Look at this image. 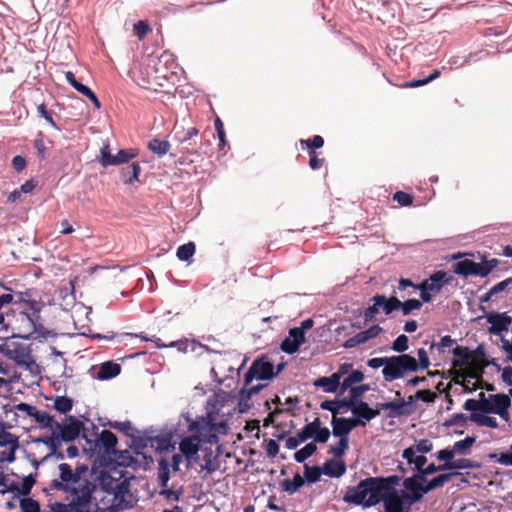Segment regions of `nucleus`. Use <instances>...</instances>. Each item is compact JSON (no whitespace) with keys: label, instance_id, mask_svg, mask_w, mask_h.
Here are the masks:
<instances>
[{"label":"nucleus","instance_id":"obj_1","mask_svg":"<svg viewBox=\"0 0 512 512\" xmlns=\"http://www.w3.org/2000/svg\"><path fill=\"white\" fill-rule=\"evenodd\" d=\"M42 309H30V307L15 305L6 312L7 327L13 332V338L24 339L38 338L44 336L45 328L41 322Z\"/></svg>","mask_w":512,"mask_h":512},{"label":"nucleus","instance_id":"obj_2","mask_svg":"<svg viewBox=\"0 0 512 512\" xmlns=\"http://www.w3.org/2000/svg\"><path fill=\"white\" fill-rule=\"evenodd\" d=\"M274 368L273 363H271L266 356L255 359L244 376V387L240 391V401L246 402L250 400L253 395L259 393L264 388V385L248 386L254 379H272L275 376Z\"/></svg>","mask_w":512,"mask_h":512},{"label":"nucleus","instance_id":"obj_3","mask_svg":"<svg viewBox=\"0 0 512 512\" xmlns=\"http://www.w3.org/2000/svg\"><path fill=\"white\" fill-rule=\"evenodd\" d=\"M0 352L18 367L29 371L32 375L36 376L41 373L40 366L32 355L30 345L15 339L7 340L0 346Z\"/></svg>","mask_w":512,"mask_h":512},{"label":"nucleus","instance_id":"obj_4","mask_svg":"<svg viewBox=\"0 0 512 512\" xmlns=\"http://www.w3.org/2000/svg\"><path fill=\"white\" fill-rule=\"evenodd\" d=\"M59 478L52 480L50 487L54 490L64 491L67 493L66 499L72 498L74 491H79L86 484L91 488V500L93 499V493L96 489V484L84 479L83 482H79L76 477L74 470L68 463H61L58 465Z\"/></svg>","mask_w":512,"mask_h":512},{"label":"nucleus","instance_id":"obj_5","mask_svg":"<svg viewBox=\"0 0 512 512\" xmlns=\"http://www.w3.org/2000/svg\"><path fill=\"white\" fill-rule=\"evenodd\" d=\"M215 419L201 417L192 421L188 430L192 432L203 443L214 444L219 441V434H226L228 432V424L223 422H213Z\"/></svg>","mask_w":512,"mask_h":512},{"label":"nucleus","instance_id":"obj_6","mask_svg":"<svg viewBox=\"0 0 512 512\" xmlns=\"http://www.w3.org/2000/svg\"><path fill=\"white\" fill-rule=\"evenodd\" d=\"M417 360L409 354H401L397 356L387 357L385 367L382 374L387 382L400 379L406 372H417Z\"/></svg>","mask_w":512,"mask_h":512},{"label":"nucleus","instance_id":"obj_7","mask_svg":"<svg viewBox=\"0 0 512 512\" xmlns=\"http://www.w3.org/2000/svg\"><path fill=\"white\" fill-rule=\"evenodd\" d=\"M68 503L56 502L50 505L48 512H90L91 510V488L87 484L78 492L72 493V498L67 499Z\"/></svg>","mask_w":512,"mask_h":512},{"label":"nucleus","instance_id":"obj_8","mask_svg":"<svg viewBox=\"0 0 512 512\" xmlns=\"http://www.w3.org/2000/svg\"><path fill=\"white\" fill-rule=\"evenodd\" d=\"M427 478L423 477L419 473H415L410 477L403 480L404 490L401 492L404 494V498L408 503V508L422 500L424 495L427 494L425 483Z\"/></svg>","mask_w":512,"mask_h":512},{"label":"nucleus","instance_id":"obj_9","mask_svg":"<svg viewBox=\"0 0 512 512\" xmlns=\"http://www.w3.org/2000/svg\"><path fill=\"white\" fill-rule=\"evenodd\" d=\"M138 155L136 149H122L119 150L116 155L110 153L109 145H104L101 148V159L100 163L102 166L107 167L111 165H120L128 163L130 160Z\"/></svg>","mask_w":512,"mask_h":512},{"label":"nucleus","instance_id":"obj_10","mask_svg":"<svg viewBox=\"0 0 512 512\" xmlns=\"http://www.w3.org/2000/svg\"><path fill=\"white\" fill-rule=\"evenodd\" d=\"M83 428L84 424L80 420L70 416L67 423L56 422L54 431L63 442H72L78 438Z\"/></svg>","mask_w":512,"mask_h":512},{"label":"nucleus","instance_id":"obj_11","mask_svg":"<svg viewBox=\"0 0 512 512\" xmlns=\"http://www.w3.org/2000/svg\"><path fill=\"white\" fill-rule=\"evenodd\" d=\"M368 499L365 479L361 480L356 486L349 487L343 497L344 502L364 508L372 507L368 505Z\"/></svg>","mask_w":512,"mask_h":512},{"label":"nucleus","instance_id":"obj_12","mask_svg":"<svg viewBox=\"0 0 512 512\" xmlns=\"http://www.w3.org/2000/svg\"><path fill=\"white\" fill-rule=\"evenodd\" d=\"M382 502L384 504L385 512H404L409 510L408 503L404 498V494H401L397 490L385 492L383 495Z\"/></svg>","mask_w":512,"mask_h":512},{"label":"nucleus","instance_id":"obj_13","mask_svg":"<svg viewBox=\"0 0 512 512\" xmlns=\"http://www.w3.org/2000/svg\"><path fill=\"white\" fill-rule=\"evenodd\" d=\"M451 280L452 277L448 276L445 271H437L433 273L429 279L415 286V290H417V288H423L433 293H439L443 286L449 284Z\"/></svg>","mask_w":512,"mask_h":512},{"label":"nucleus","instance_id":"obj_14","mask_svg":"<svg viewBox=\"0 0 512 512\" xmlns=\"http://www.w3.org/2000/svg\"><path fill=\"white\" fill-rule=\"evenodd\" d=\"M382 328L379 325H373L370 328H368L365 331H361L357 333L356 335L350 337L347 339L343 347L346 349L354 348L360 344L366 343L368 340L373 339L377 337L381 332Z\"/></svg>","mask_w":512,"mask_h":512},{"label":"nucleus","instance_id":"obj_15","mask_svg":"<svg viewBox=\"0 0 512 512\" xmlns=\"http://www.w3.org/2000/svg\"><path fill=\"white\" fill-rule=\"evenodd\" d=\"M366 491L369 497L368 505L375 506L382 502L384 486L381 485L378 477L365 478Z\"/></svg>","mask_w":512,"mask_h":512},{"label":"nucleus","instance_id":"obj_16","mask_svg":"<svg viewBox=\"0 0 512 512\" xmlns=\"http://www.w3.org/2000/svg\"><path fill=\"white\" fill-rule=\"evenodd\" d=\"M453 273L464 277L480 276L482 277V270L480 263H476L469 259L458 261L452 266Z\"/></svg>","mask_w":512,"mask_h":512},{"label":"nucleus","instance_id":"obj_17","mask_svg":"<svg viewBox=\"0 0 512 512\" xmlns=\"http://www.w3.org/2000/svg\"><path fill=\"white\" fill-rule=\"evenodd\" d=\"M487 321L491 324L489 332L494 335H500L508 329L512 318L506 313H491L487 316Z\"/></svg>","mask_w":512,"mask_h":512},{"label":"nucleus","instance_id":"obj_18","mask_svg":"<svg viewBox=\"0 0 512 512\" xmlns=\"http://www.w3.org/2000/svg\"><path fill=\"white\" fill-rule=\"evenodd\" d=\"M200 442L202 441L194 434L183 438L179 444L181 454L185 456L188 461H191L199 451Z\"/></svg>","mask_w":512,"mask_h":512},{"label":"nucleus","instance_id":"obj_19","mask_svg":"<svg viewBox=\"0 0 512 512\" xmlns=\"http://www.w3.org/2000/svg\"><path fill=\"white\" fill-rule=\"evenodd\" d=\"M492 413L498 414L501 418L508 420V409L511 406L510 397L506 394L491 395Z\"/></svg>","mask_w":512,"mask_h":512},{"label":"nucleus","instance_id":"obj_20","mask_svg":"<svg viewBox=\"0 0 512 512\" xmlns=\"http://www.w3.org/2000/svg\"><path fill=\"white\" fill-rule=\"evenodd\" d=\"M463 408L466 411H470L471 413H479V414H488L492 413V401L491 395L488 399L476 400V399H467L463 405Z\"/></svg>","mask_w":512,"mask_h":512},{"label":"nucleus","instance_id":"obj_21","mask_svg":"<svg viewBox=\"0 0 512 512\" xmlns=\"http://www.w3.org/2000/svg\"><path fill=\"white\" fill-rule=\"evenodd\" d=\"M15 305L30 307V309H43L44 303L41 299H35L31 290L19 291L15 293Z\"/></svg>","mask_w":512,"mask_h":512},{"label":"nucleus","instance_id":"obj_22","mask_svg":"<svg viewBox=\"0 0 512 512\" xmlns=\"http://www.w3.org/2000/svg\"><path fill=\"white\" fill-rule=\"evenodd\" d=\"M199 130L196 127L184 128L175 127V139L180 144H187L194 146L196 144L195 138L198 136Z\"/></svg>","mask_w":512,"mask_h":512},{"label":"nucleus","instance_id":"obj_23","mask_svg":"<svg viewBox=\"0 0 512 512\" xmlns=\"http://www.w3.org/2000/svg\"><path fill=\"white\" fill-rule=\"evenodd\" d=\"M315 387L323 388L324 392L335 393L338 388H341L339 374H332L329 377H320L314 381Z\"/></svg>","mask_w":512,"mask_h":512},{"label":"nucleus","instance_id":"obj_24","mask_svg":"<svg viewBox=\"0 0 512 512\" xmlns=\"http://www.w3.org/2000/svg\"><path fill=\"white\" fill-rule=\"evenodd\" d=\"M352 413L355 417H358L360 420L364 422L371 421L375 417L379 415L378 410L372 409L368 403L364 401H360L356 407H353Z\"/></svg>","mask_w":512,"mask_h":512},{"label":"nucleus","instance_id":"obj_25","mask_svg":"<svg viewBox=\"0 0 512 512\" xmlns=\"http://www.w3.org/2000/svg\"><path fill=\"white\" fill-rule=\"evenodd\" d=\"M223 403H221L217 398H214V399H209L207 401V405H206V418L209 419L210 416L211 418L215 419L214 422H223V423H227L225 417H224V413H221V408L223 407Z\"/></svg>","mask_w":512,"mask_h":512},{"label":"nucleus","instance_id":"obj_26","mask_svg":"<svg viewBox=\"0 0 512 512\" xmlns=\"http://www.w3.org/2000/svg\"><path fill=\"white\" fill-rule=\"evenodd\" d=\"M346 472L344 461L327 460L323 465V473L329 477H341Z\"/></svg>","mask_w":512,"mask_h":512},{"label":"nucleus","instance_id":"obj_27","mask_svg":"<svg viewBox=\"0 0 512 512\" xmlns=\"http://www.w3.org/2000/svg\"><path fill=\"white\" fill-rule=\"evenodd\" d=\"M141 172V167L138 162H133L131 165L123 167L120 171V175L122 181L125 184H133L134 182L139 180V174Z\"/></svg>","mask_w":512,"mask_h":512},{"label":"nucleus","instance_id":"obj_28","mask_svg":"<svg viewBox=\"0 0 512 512\" xmlns=\"http://www.w3.org/2000/svg\"><path fill=\"white\" fill-rule=\"evenodd\" d=\"M376 305L381 306V310H383L386 315H389L399 309L400 300L396 296L387 298L385 295L377 294Z\"/></svg>","mask_w":512,"mask_h":512},{"label":"nucleus","instance_id":"obj_29","mask_svg":"<svg viewBox=\"0 0 512 512\" xmlns=\"http://www.w3.org/2000/svg\"><path fill=\"white\" fill-rule=\"evenodd\" d=\"M117 442V437L109 430H103L98 439V445L103 447L108 454L115 452Z\"/></svg>","mask_w":512,"mask_h":512},{"label":"nucleus","instance_id":"obj_30","mask_svg":"<svg viewBox=\"0 0 512 512\" xmlns=\"http://www.w3.org/2000/svg\"><path fill=\"white\" fill-rule=\"evenodd\" d=\"M121 372V366L117 363L107 361L101 364L98 371V378L102 380L116 377Z\"/></svg>","mask_w":512,"mask_h":512},{"label":"nucleus","instance_id":"obj_31","mask_svg":"<svg viewBox=\"0 0 512 512\" xmlns=\"http://www.w3.org/2000/svg\"><path fill=\"white\" fill-rule=\"evenodd\" d=\"M454 359L452 362L453 367L463 368L471 359V354L467 347L457 346L453 349Z\"/></svg>","mask_w":512,"mask_h":512},{"label":"nucleus","instance_id":"obj_32","mask_svg":"<svg viewBox=\"0 0 512 512\" xmlns=\"http://www.w3.org/2000/svg\"><path fill=\"white\" fill-rule=\"evenodd\" d=\"M32 418H34L40 428L49 429L50 431L54 429L57 422L53 416L45 411H39L38 409H36Z\"/></svg>","mask_w":512,"mask_h":512},{"label":"nucleus","instance_id":"obj_33","mask_svg":"<svg viewBox=\"0 0 512 512\" xmlns=\"http://www.w3.org/2000/svg\"><path fill=\"white\" fill-rule=\"evenodd\" d=\"M170 479V464L168 460L162 458L158 462V482L160 487L166 488Z\"/></svg>","mask_w":512,"mask_h":512},{"label":"nucleus","instance_id":"obj_34","mask_svg":"<svg viewBox=\"0 0 512 512\" xmlns=\"http://www.w3.org/2000/svg\"><path fill=\"white\" fill-rule=\"evenodd\" d=\"M305 483L304 478L299 474L296 473L293 477V480H284L281 483L282 489L287 492L288 494L292 495L295 492H297Z\"/></svg>","mask_w":512,"mask_h":512},{"label":"nucleus","instance_id":"obj_35","mask_svg":"<svg viewBox=\"0 0 512 512\" xmlns=\"http://www.w3.org/2000/svg\"><path fill=\"white\" fill-rule=\"evenodd\" d=\"M385 408L389 411L387 416L389 418H398L401 416H409V411H405L404 405L400 398L396 401L386 402Z\"/></svg>","mask_w":512,"mask_h":512},{"label":"nucleus","instance_id":"obj_36","mask_svg":"<svg viewBox=\"0 0 512 512\" xmlns=\"http://www.w3.org/2000/svg\"><path fill=\"white\" fill-rule=\"evenodd\" d=\"M469 419L478 426H486L494 429L498 428V422L494 417L479 413H471Z\"/></svg>","mask_w":512,"mask_h":512},{"label":"nucleus","instance_id":"obj_37","mask_svg":"<svg viewBox=\"0 0 512 512\" xmlns=\"http://www.w3.org/2000/svg\"><path fill=\"white\" fill-rule=\"evenodd\" d=\"M332 427H333V435L340 438H348V434L350 433L347 424L345 423V418L333 417L332 419Z\"/></svg>","mask_w":512,"mask_h":512},{"label":"nucleus","instance_id":"obj_38","mask_svg":"<svg viewBox=\"0 0 512 512\" xmlns=\"http://www.w3.org/2000/svg\"><path fill=\"white\" fill-rule=\"evenodd\" d=\"M204 464L201 465L202 470H206L208 473H212L219 468V465L216 461V457L213 456V452L211 449H205L203 455Z\"/></svg>","mask_w":512,"mask_h":512},{"label":"nucleus","instance_id":"obj_39","mask_svg":"<svg viewBox=\"0 0 512 512\" xmlns=\"http://www.w3.org/2000/svg\"><path fill=\"white\" fill-rule=\"evenodd\" d=\"M453 475H454L453 473L439 474L438 476L434 477L430 481H427L425 483L427 493L444 486V484L447 483Z\"/></svg>","mask_w":512,"mask_h":512},{"label":"nucleus","instance_id":"obj_40","mask_svg":"<svg viewBox=\"0 0 512 512\" xmlns=\"http://www.w3.org/2000/svg\"><path fill=\"white\" fill-rule=\"evenodd\" d=\"M148 148L158 156L165 155L170 149V143L166 140L152 139L148 143Z\"/></svg>","mask_w":512,"mask_h":512},{"label":"nucleus","instance_id":"obj_41","mask_svg":"<svg viewBox=\"0 0 512 512\" xmlns=\"http://www.w3.org/2000/svg\"><path fill=\"white\" fill-rule=\"evenodd\" d=\"M196 246L193 242H188L178 247L176 256L181 261H189L195 254Z\"/></svg>","mask_w":512,"mask_h":512},{"label":"nucleus","instance_id":"obj_42","mask_svg":"<svg viewBox=\"0 0 512 512\" xmlns=\"http://www.w3.org/2000/svg\"><path fill=\"white\" fill-rule=\"evenodd\" d=\"M364 374L359 370L352 371L341 383V393L352 387L355 383L364 380Z\"/></svg>","mask_w":512,"mask_h":512},{"label":"nucleus","instance_id":"obj_43","mask_svg":"<svg viewBox=\"0 0 512 512\" xmlns=\"http://www.w3.org/2000/svg\"><path fill=\"white\" fill-rule=\"evenodd\" d=\"M316 450L317 446L315 443H308L303 448L295 452L294 459L298 463H303L306 459L312 456L316 452Z\"/></svg>","mask_w":512,"mask_h":512},{"label":"nucleus","instance_id":"obj_44","mask_svg":"<svg viewBox=\"0 0 512 512\" xmlns=\"http://www.w3.org/2000/svg\"><path fill=\"white\" fill-rule=\"evenodd\" d=\"M0 447H14L19 448V437L5 431L4 429L0 430Z\"/></svg>","mask_w":512,"mask_h":512},{"label":"nucleus","instance_id":"obj_45","mask_svg":"<svg viewBox=\"0 0 512 512\" xmlns=\"http://www.w3.org/2000/svg\"><path fill=\"white\" fill-rule=\"evenodd\" d=\"M488 457L500 465L512 466V444L509 450L501 453H490Z\"/></svg>","mask_w":512,"mask_h":512},{"label":"nucleus","instance_id":"obj_46","mask_svg":"<svg viewBox=\"0 0 512 512\" xmlns=\"http://www.w3.org/2000/svg\"><path fill=\"white\" fill-rule=\"evenodd\" d=\"M300 145L302 148H306L308 151H316V149L323 147L324 139L320 135H315L310 139H301Z\"/></svg>","mask_w":512,"mask_h":512},{"label":"nucleus","instance_id":"obj_47","mask_svg":"<svg viewBox=\"0 0 512 512\" xmlns=\"http://www.w3.org/2000/svg\"><path fill=\"white\" fill-rule=\"evenodd\" d=\"M422 307V301L418 299H408L404 302L400 301L399 309H401L404 316L411 314L414 310H419Z\"/></svg>","mask_w":512,"mask_h":512},{"label":"nucleus","instance_id":"obj_48","mask_svg":"<svg viewBox=\"0 0 512 512\" xmlns=\"http://www.w3.org/2000/svg\"><path fill=\"white\" fill-rule=\"evenodd\" d=\"M41 442L49 447L51 453H56L57 450L61 447L63 441L59 438V435L53 429L51 430V436L42 438Z\"/></svg>","mask_w":512,"mask_h":512},{"label":"nucleus","instance_id":"obj_49","mask_svg":"<svg viewBox=\"0 0 512 512\" xmlns=\"http://www.w3.org/2000/svg\"><path fill=\"white\" fill-rule=\"evenodd\" d=\"M323 473V467L319 466L310 467L307 464L304 465V475L309 483H315L320 480L321 474Z\"/></svg>","mask_w":512,"mask_h":512},{"label":"nucleus","instance_id":"obj_50","mask_svg":"<svg viewBox=\"0 0 512 512\" xmlns=\"http://www.w3.org/2000/svg\"><path fill=\"white\" fill-rule=\"evenodd\" d=\"M73 407V401L66 396H58L54 401V408L60 413H67Z\"/></svg>","mask_w":512,"mask_h":512},{"label":"nucleus","instance_id":"obj_51","mask_svg":"<svg viewBox=\"0 0 512 512\" xmlns=\"http://www.w3.org/2000/svg\"><path fill=\"white\" fill-rule=\"evenodd\" d=\"M349 447L348 438H340L339 442L335 446H331L328 453L332 454L336 458L342 457Z\"/></svg>","mask_w":512,"mask_h":512},{"label":"nucleus","instance_id":"obj_52","mask_svg":"<svg viewBox=\"0 0 512 512\" xmlns=\"http://www.w3.org/2000/svg\"><path fill=\"white\" fill-rule=\"evenodd\" d=\"M512 285V277H509L496 285H494L485 295L484 300L490 299L493 295H496L504 291L507 287Z\"/></svg>","mask_w":512,"mask_h":512},{"label":"nucleus","instance_id":"obj_53","mask_svg":"<svg viewBox=\"0 0 512 512\" xmlns=\"http://www.w3.org/2000/svg\"><path fill=\"white\" fill-rule=\"evenodd\" d=\"M13 409L24 412L26 415L32 417L37 408L27 403H19L13 407L10 405H5L3 407L5 413L11 412Z\"/></svg>","mask_w":512,"mask_h":512},{"label":"nucleus","instance_id":"obj_54","mask_svg":"<svg viewBox=\"0 0 512 512\" xmlns=\"http://www.w3.org/2000/svg\"><path fill=\"white\" fill-rule=\"evenodd\" d=\"M381 485L384 486V492H390L395 489V486L399 484L400 477L398 475H391L388 477L378 476Z\"/></svg>","mask_w":512,"mask_h":512},{"label":"nucleus","instance_id":"obj_55","mask_svg":"<svg viewBox=\"0 0 512 512\" xmlns=\"http://www.w3.org/2000/svg\"><path fill=\"white\" fill-rule=\"evenodd\" d=\"M475 438L474 437H466L463 440H459L454 443V450L458 453L466 454L468 453L470 447L474 444Z\"/></svg>","mask_w":512,"mask_h":512},{"label":"nucleus","instance_id":"obj_56","mask_svg":"<svg viewBox=\"0 0 512 512\" xmlns=\"http://www.w3.org/2000/svg\"><path fill=\"white\" fill-rule=\"evenodd\" d=\"M34 484H35V479L30 474L23 478L21 486L18 485V490H16L15 492H17L23 496H26V495L30 494L31 489Z\"/></svg>","mask_w":512,"mask_h":512},{"label":"nucleus","instance_id":"obj_57","mask_svg":"<svg viewBox=\"0 0 512 512\" xmlns=\"http://www.w3.org/2000/svg\"><path fill=\"white\" fill-rule=\"evenodd\" d=\"M20 508L23 512H40L39 503L32 498H23L20 501Z\"/></svg>","mask_w":512,"mask_h":512},{"label":"nucleus","instance_id":"obj_58","mask_svg":"<svg viewBox=\"0 0 512 512\" xmlns=\"http://www.w3.org/2000/svg\"><path fill=\"white\" fill-rule=\"evenodd\" d=\"M413 195L404 191H397L393 195V200L400 206H410L413 203Z\"/></svg>","mask_w":512,"mask_h":512},{"label":"nucleus","instance_id":"obj_59","mask_svg":"<svg viewBox=\"0 0 512 512\" xmlns=\"http://www.w3.org/2000/svg\"><path fill=\"white\" fill-rule=\"evenodd\" d=\"M371 301L373 305L366 308L363 313L365 322L372 321L381 310V306L376 305V295L371 298Z\"/></svg>","mask_w":512,"mask_h":512},{"label":"nucleus","instance_id":"obj_60","mask_svg":"<svg viewBox=\"0 0 512 512\" xmlns=\"http://www.w3.org/2000/svg\"><path fill=\"white\" fill-rule=\"evenodd\" d=\"M133 30L138 39L141 41L151 31V28L146 21L141 20L134 24Z\"/></svg>","mask_w":512,"mask_h":512},{"label":"nucleus","instance_id":"obj_61","mask_svg":"<svg viewBox=\"0 0 512 512\" xmlns=\"http://www.w3.org/2000/svg\"><path fill=\"white\" fill-rule=\"evenodd\" d=\"M350 389V395L357 402V404L362 401V396L370 390V386L368 384H361L359 386H352Z\"/></svg>","mask_w":512,"mask_h":512},{"label":"nucleus","instance_id":"obj_62","mask_svg":"<svg viewBox=\"0 0 512 512\" xmlns=\"http://www.w3.org/2000/svg\"><path fill=\"white\" fill-rule=\"evenodd\" d=\"M396 396L400 398L405 411H409V415L416 411V400H418V398H416V394L408 396L406 400L401 398V393L399 391L396 392Z\"/></svg>","mask_w":512,"mask_h":512},{"label":"nucleus","instance_id":"obj_63","mask_svg":"<svg viewBox=\"0 0 512 512\" xmlns=\"http://www.w3.org/2000/svg\"><path fill=\"white\" fill-rule=\"evenodd\" d=\"M408 337L404 334L399 335L392 344V349L398 353L404 354L408 349Z\"/></svg>","mask_w":512,"mask_h":512},{"label":"nucleus","instance_id":"obj_64","mask_svg":"<svg viewBox=\"0 0 512 512\" xmlns=\"http://www.w3.org/2000/svg\"><path fill=\"white\" fill-rule=\"evenodd\" d=\"M280 347H281L282 351H284L288 354H293L298 351L300 345L298 343H296L295 341H293L290 337H286L282 341Z\"/></svg>","mask_w":512,"mask_h":512}]
</instances>
